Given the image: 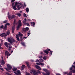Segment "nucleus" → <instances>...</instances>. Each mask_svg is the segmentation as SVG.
<instances>
[{
	"label": "nucleus",
	"instance_id": "f257e3e1",
	"mask_svg": "<svg viewBox=\"0 0 75 75\" xmlns=\"http://www.w3.org/2000/svg\"><path fill=\"white\" fill-rule=\"evenodd\" d=\"M8 41L11 45L14 44V43L16 42V40H15L13 37L8 38Z\"/></svg>",
	"mask_w": 75,
	"mask_h": 75
},
{
	"label": "nucleus",
	"instance_id": "f03ea898",
	"mask_svg": "<svg viewBox=\"0 0 75 75\" xmlns=\"http://www.w3.org/2000/svg\"><path fill=\"white\" fill-rule=\"evenodd\" d=\"M4 44L6 46L7 48H8L9 47V48L8 49V51L9 52H10V50H11V48H12V46H11V45L9 43H7V42H5Z\"/></svg>",
	"mask_w": 75,
	"mask_h": 75
},
{
	"label": "nucleus",
	"instance_id": "7ed1b4c3",
	"mask_svg": "<svg viewBox=\"0 0 75 75\" xmlns=\"http://www.w3.org/2000/svg\"><path fill=\"white\" fill-rule=\"evenodd\" d=\"M19 34H17L16 35V38L17 39V40L18 41H20V39H19V37H20V36L21 37L22 36H23V35L21 33L19 32Z\"/></svg>",
	"mask_w": 75,
	"mask_h": 75
},
{
	"label": "nucleus",
	"instance_id": "20e7f679",
	"mask_svg": "<svg viewBox=\"0 0 75 75\" xmlns=\"http://www.w3.org/2000/svg\"><path fill=\"white\" fill-rule=\"evenodd\" d=\"M43 70L44 71H45V72L46 73V74H45L44 73H43L42 74L43 75H49L50 74V71H49L48 70H47V69H43Z\"/></svg>",
	"mask_w": 75,
	"mask_h": 75
},
{
	"label": "nucleus",
	"instance_id": "39448f33",
	"mask_svg": "<svg viewBox=\"0 0 75 75\" xmlns=\"http://www.w3.org/2000/svg\"><path fill=\"white\" fill-rule=\"evenodd\" d=\"M18 25L17 27V30H19V28H20V27L22 25V23H21V21L19 20L18 22Z\"/></svg>",
	"mask_w": 75,
	"mask_h": 75
},
{
	"label": "nucleus",
	"instance_id": "423d86ee",
	"mask_svg": "<svg viewBox=\"0 0 75 75\" xmlns=\"http://www.w3.org/2000/svg\"><path fill=\"white\" fill-rule=\"evenodd\" d=\"M11 68H12L11 66L9 64H8L7 65V69L6 68V69L7 71H10L8 70H10L11 69Z\"/></svg>",
	"mask_w": 75,
	"mask_h": 75
},
{
	"label": "nucleus",
	"instance_id": "0eeeda50",
	"mask_svg": "<svg viewBox=\"0 0 75 75\" xmlns=\"http://www.w3.org/2000/svg\"><path fill=\"white\" fill-rule=\"evenodd\" d=\"M16 19H14V22L13 23V26L12 28V33H14V30L15 29V27L14 26H15V25H16Z\"/></svg>",
	"mask_w": 75,
	"mask_h": 75
},
{
	"label": "nucleus",
	"instance_id": "6e6552de",
	"mask_svg": "<svg viewBox=\"0 0 75 75\" xmlns=\"http://www.w3.org/2000/svg\"><path fill=\"white\" fill-rule=\"evenodd\" d=\"M18 4H19V2H16L13 8V9H14L15 10H16L17 8H16V6H17V5H18Z\"/></svg>",
	"mask_w": 75,
	"mask_h": 75
},
{
	"label": "nucleus",
	"instance_id": "1a4fd4ad",
	"mask_svg": "<svg viewBox=\"0 0 75 75\" xmlns=\"http://www.w3.org/2000/svg\"><path fill=\"white\" fill-rule=\"evenodd\" d=\"M13 72L16 75H19L21 74V72L19 70H18L16 71H14Z\"/></svg>",
	"mask_w": 75,
	"mask_h": 75
},
{
	"label": "nucleus",
	"instance_id": "9d476101",
	"mask_svg": "<svg viewBox=\"0 0 75 75\" xmlns=\"http://www.w3.org/2000/svg\"><path fill=\"white\" fill-rule=\"evenodd\" d=\"M20 5H19L18 6H17V8H18V10H20V9L21 8V7H22V6H21V5H22V4H21V3H19Z\"/></svg>",
	"mask_w": 75,
	"mask_h": 75
},
{
	"label": "nucleus",
	"instance_id": "9b49d317",
	"mask_svg": "<svg viewBox=\"0 0 75 75\" xmlns=\"http://www.w3.org/2000/svg\"><path fill=\"white\" fill-rule=\"evenodd\" d=\"M68 73V72H64V73L65 74H67V75H72V71H70L69 73Z\"/></svg>",
	"mask_w": 75,
	"mask_h": 75
},
{
	"label": "nucleus",
	"instance_id": "f8f14e48",
	"mask_svg": "<svg viewBox=\"0 0 75 75\" xmlns=\"http://www.w3.org/2000/svg\"><path fill=\"white\" fill-rule=\"evenodd\" d=\"M31 71L33 73L34 75H38V74L37 73L36 71H35L34 70H31Z\"/></svg>",
	"mask_w": 75,
	"mask_h": 75
},
{
	"label": "nucleus",
	"instance_id": "ddd939ff",
	"mask_svg": "<svg viewBox=\"0 0 75 75\" xmlns=\"http://www.w3.org/2000/svg\"><path fill=\"white\" fill-rule=\"evenodd\" d=\"M1 59H2L1 61V65H4V64H5V63L3 60V57H2Z\"/></svg>",
	"mask_w": 75,
	"mask_h": 75
},
{
	"label": "nucleus",
	"instance_id": "4468645a",
	"mask_svg": "<svg viewBox=\"0 0 75 75\" xmlns=\"http://www.w3.org/2000/svg\"><path fill=\"white\" fill-rule=\"evenodd\" d=\"M7 34L5 33H4L1 34L0 35V36H1V37H4L6 38V36H7Z\"/></svg>",
	"mask_w": 75,
	"mask_h": 75
},
{
	"label": "nucleus",
	"instance_id": "2eb2a0df",
	"mask_svg": "<svg viewBox=\"0 0 75 75\" xmlns=\"http://www.w3.org/2000/svg\"><path fill=\"white\" fill-rule=\"evenodd\" d=\"M35 67L37 69H38L39 70H41V68L40 66H37V65H35Z\"/></svg>",
	"mask_w": 75,
	"mask_h": 75
},
{
	"label": "nucleus",
	"instance_id": "dca6fc26",
	"mask_svg": "<svg viewBox=\"0 0 75 75\" xmlns=\"http://www.w3.org/2000/svg\"><path fill=\"white\" fill-rule=\"evenodd\" d=\"M5 55H7V56H9L11 54L9 53V52H8L7 51H6L5 52Z\"/></svg>",
	"mask_w": 75,
	"mask_h": 75
},
{
	"label": "nucleus",
	"instance_id": "f3484780",
	"mask_svg": "<svg viewBox=\"0 0 75 75\" xmlns=\"http://www.w3.org/2000/svg\"><path fill=\"white\" fill-rule=\"evenodd\" d=\"M31 25L33 26V27H35V23L34 22H31Z\"/></svg>",
	"mask_w": 75,
	"mask_h": 75
},
{
	"label": "nucleus",
	"instance_id": "a211bd4d",
	"mask_svg": "<svg viewBox=\"0 0 75 75\" xmlns=\"http://www.w3.org/2000/svg\"><path fill=\"white\" fill-rule=\"evenodd\" d=\"M25 68V65H23L22 66L21 70H24V68Z\"/></svg>",
	"mask_w": 75,
	"mask_h": 75
},
{
	"label": "nucleus",
	"instance_id": "6ab92c4d",
	"mask_svg": "<svg viewBox=\"0 0 75 75\" xmlns=\"http://www.w3.org/2000/svg\"><path fill=\"white\" fill-rule=\"evenodd\" d=\"M21 44L23 45V46H24V47H25V43L24 42H22L21 43Z\"/></svg>",
	"mask_w": 75,
	"mask_h": 75
},
{
	"label": "nucleus",
	"instance_id": "aec40b11",
	"mask_svg": "<svg viewBox=\"0 0 75 75\" xmlns=\"http://www.w3.org/2000/svg\"><path fill=\"white\" fill-rule=\"evenodd\" d=\"M25 10L27 13H28L29 12V8H27L25 9Z\"/></svg>",
	"mask_w": 75,
	"mask_h": 75
},
{
	"label": "nucleus",
	"instance_id": "412c9836",
	"mask_svg": "<svg viewBox=\"0 0 75 75\" xmlns=\"http://www.w3.org/2000/svg\"><path fill=\"white\" fill-rule=\"evenodd\" d=\"M16 18V16L14 15H13L11 16V18Z\"/></svg>",
	"mask_w": 75,
	"mask_h": 75
},
{
	"label": "nucleus",
	"instance_id": "4be33fe9",
	"mask_svg": "<svg viewBox=\"0 0 75 75\" xmlns=\"http://www.w3.org/2000/svg\"><path fill=\"white\" fill-rule=\"evenodd\" d=\"M44 52L47 54H48V53H49V52H48V51L47 50H44Z\"/></svg>",
	"mask_w": 75,
	"mask_h": 75
},
{
	"label": "nucleus",
	"instance_id": "5701e85b",
	"mask_svg": "<svg viewBox=\"0 0 75 75\" xmlns=\"http://www.w3.org/2000/svg\"><path fill=\"white\" fill-rule=\"evenodd\" d=\"M17 68H16L15 67H14L13 69V71H14V72H16V70H17Z\"/></svg>",
	"mask_w": 75,
	"mask_h": 75
},
{
	"label": "nucleus",
	"instance_id": "b1692460",
	"mask_svg": "<svg viewBox=\"0 0 75 75\" xmlns=\"http://www.w3.org/2000/svg\"><path fill=\"white\" fill-rule=\"evenodd\" d=\"M39 60L40 61V62H44V60H43V59L42 58L40 59H39Z\"/></svg>",
	"mask_w": 75,
	"mask_h": 75
},
{
	"label": "nucleus",
	"instance_id": "393cba45",
	"mask_svg": "<svg viewBox=\"0 0 75 75\" xmlns=\"http://www.w3.org/2000/svg\"><path fill=\"white\" fill-rule=\"evenodd\" d=\"M26 64H27V65L28 67L30 68V65H29V64L28 63V62H26Z\"/></svg>",
	"mask_w": 75,
	"mask_h": 75
},
{
	"label": "nucleus",
	"instance_id": "a878e982",
	"mask_svg": "<svg viewBox=\"0 0 75 75\" xmlns=\"http://www.w3.org/2000/svg\"><path fill=\"white\" fill-rule=\"evenodd\" d=\"M37 72L38 74H41V72L39 70H37Z\"/></svg>",
	"mask_w": 75,
	"mask_h": 75
},
{
	"label": "nucleus",
	"instance_id": "bb28decb",
	"mask_svg": "<svg viewBox=\"0 0 75 75\" xmlns=\"http://www.w3.org/2000/svg\"><path fill=\"white\" fill-rule=\"evenodd\" d=\"M28 30H29V28L28 27H26L25 28V31H28Z\"/></svg>",
	"mask_w": 75,
	"mask_h": 75
},
{
	"label": "nucleus",
	"instance_id": "cd10ccee",
	"mask_svg": "<svg viewBox=\"0 0 75 75\" xmlns=\"http://www.w3.org/2000/svg\"><path fill=\"white\" fill-rule=\"evenodd\" d=\"M17 15L19 16V17H20L21 16V13H18Z\"/></svg>",
	"mask_w": 75,
	"mask_h": 75
},
{
	"label": "nucleus",
	"instance_id": "c85d7f7f",
	"mask_svg": "<svg viewBox=\"0 0 75 75\" xmlns=\"http://www.w3.org/2000/svg\"><path fill=\"white\" fill-rule=\"evenodd\" d=\"M27 34L28 35V36H29V35H30L31 34V33H30V31H29V33H28Z\"/></svg>",
	"mask_w": 75,
	"mask_h": 75
},
{
	"label": "nucleus",
	"instance_id": "c756f323",
	"mask_svg": "<svg viewBox=\"0 0 75 75\" xmlns=\"http://www.w3.org/2000/svg\"><path fill=\"white\" fill-rule=\"evenodd\" d=\"M7 25H5L4 28V30H6V29H7Z\"/></svg>",
	"mask_w": 75,
	"mask_h": 75
},
{
	"label": "nucleus",
	"instance_id": "7c9ffc66",
	"mask_svg": "<svg viewBox=\"0 0 75 75\" xmlns=\"http://www.w3.org/2000/svg\"><path fill=\"white\" fill-rule=\"evenodd\" d=\"M8 18H9L10 19V18H11V15H8Z\"/></svg>",
	"mask_w": 75,
	"mask_h": 75
},
{
	"label": "nucleus",
	"instance_id": "2f4dec72",
	"mask_svg": "<svg viewBox=\"0 0 75 75\" xmlns=\"http://www.w3.org/2000/svg\"><path fill=\"white\" fill-rule=\"evenodd\" d=\"M40 65L42 66V67H43V66H44V64H42V63L40 62Z\"/></svg>",
	"mask_w": 75,
	"mask_h": 75
},
{
	"label": "nucleus",
	"instance_id": "473e14b6",
	"mask_svg": "<svg viewBox=\"0 0 75 75\" xmlns=\"http://www.w3.org/2000/svg\"><path fill=\"white\" fill-rule=\"evenodd\" d=\"M43 59H44V60H46L47 59V57L45 56H44L43 58Z\"/></svg>",
	"mask_w": 75,
	"mask_h": 75
},
{
	"label": "nucleus",
	"instance_id": "72a5a7b5",
	"mask_svg": "<svg viewBox=\"0 0 75 75\" xmlns=\"http://www.w3.org/2000/svg\"><path fill=\"white\" fill-rule=\"evenodd\" d=\"M23 16H24L25 17H27V15H26V14L25 13H24L23 14Z\"/></svg>",
	"mask_w": 75,
	"mask_h": 75
},
{
	"label": "nucleus",
	"instance_id": "f704fd0d",
	"mask_svg": "<svg viewBox=\"0 0 75 75\" xmlns=\"http://www.w3.org/2000/svg\"><path fill=\"white\" fill-rule=\"evenodd\" d=\"M22 30L23 31H25V28H23Z\"/></svg>",
	"mask_w": 75,
	"mask_h": 75
},
{
	"label": "nucleus",
	"instance_id": "c9c22d12",
	"mask_svg": "<svg viewBox=\"0 0 75 75\" xmlns=\"http://www.w3.org/2000/svg\"><path fill=\"white\" fill-rule=\"evenodd\" d=\"M14 2H13L12 3V6L13 7H13H14Z\"/></svg>",
	"mask_w": 75,
	"mask_h": 75
},
{
	"label": "nucleus",
	"instance_id": "e433bc0d",
	"mask_svg": "<svg viewBox=\"0 0 75 75\" xmlns=\"http://www.w3.org/2000/svg\"><path fill=\"white\" fill-rule=\"evenodd\" d=\"M10 31H8L7 33V35H10Z\"/></svg>",
	"mask_w": 75,
	"mask_h": 75
},
{
	"label": "nucleus",
	"instance_id": "4c0bfd02",
	"mask_svg": "<svg viewBox=\"0 0 75 75\" xmlns=\"http://www.w3.org/2000/svg\"><path fill=\"white\" fill-rule=\"evenodd\" d=\"M36 63L38 62H40V61H39V60L38 59H37L36 61Z\"/></svg>",
	"mask_w": 75,
	"mask_h": 75
},
{
	"label": "nucleus",
	"instance_id": "58836bf2",
	"mask_svg": "<svg viewBox=\"0 0 75 75\" xmlns=\"http://www.w3.org/2000/svg\"><path fill=\"white\" fill-rule=\"evenodd\" d=\"M5 25H10V23H7Z\"/></svg>",
	"mask_w": 75,
	"mask_h": 75
},
{
	"label": "nucleus",
	"instance_id": "ea45409f",
	"mask_svg": "<svg viewBox=\"0 0 75 75\" xmlns=\"http://www.w3.org/2000/svg\"><path fill=\"white\" fill-rule=\"evenodd\" d=\"M7 20H5V21H4L3 22V23H7Z\"/></svg>",
	"mask_w": 75,
	"mask_h": 75
},
{
	"label": "nucleus",
	"instance_id": "a19ab883",
	"mask_svg": "<svg viewBox=\"0 0 75 75\" xmlns=\"http://www.w3.org/2000/svg\"><path fill=\"white\" fill-rule=\"evenodd\" d=\"M1 44L0 43V50H2V49H3V48H2V47H1Z\"/></svg>",
	"mask_w": 75,
	"mask_h": 75
},
{
	"label": "nucleus",
	"instance_id": "79ce46f5",
	"mask_svg": "<svg viewBox=\"0 0 75 75\" xmlns=\"http://www.w3.org/2000/svg\"><path fill=\"white\" fill-rule=\"evenodd\" d=\"M26 25H27V26L30 27V24H29V23H26Z\"/></svg>",
	"mask_w": 75,
	"mask_h": 75
},
{
	"label": "nucleus",
	"instance_id": "37998d69",
	"mask_svg": "<svg viewBox=\"0 0 75 75\" xmlns=\"http://www.w3.org/2000/svg\"><path fill=\"white\" fill-rule=\"evenodd\" d=\"M0 69H1V70H2V71H4V69H3V68L1 67H0Z\"/></svg>",
	"mask_w": 75,
	"mask_h": 75
},
{
	"label": "nucleus",
	"instance_id": "c03bdc74",
	"mask_svg": "<svg viewBox=\"0 0 75 75\" xmlns=\"http://www.w3.org/2000/svg\"><path fill=\"white\" fill-rule=\"evenodd\" d=\"M27 38V37H25L24 36L23 37V39H24V38H25V39H26V38Z\"/></svg>",
	"mask_w": 75,
	"mask_h": 75
},
{
	"label": "nucleus",
	"instance_id": "a18cd8bd",
	"mask_svg": "<svg viewBox=\"0 0 75 75\" xmlns=\"http://www.w3.org/2000/svg\"><path fill=\"white\" fill-rule=\"evenodd\" d=\"M4 26L3 25H2L1 26L0 28H3Z\"/></svg>",
	"mask_w": 75,
	"mask_h": 75
},
{
	"label": "nucleus",
	"instance_id": "49530a36",
	"mask_svg": "<svg viewBox=\"0 0 75 75\" xmlns=\"http://www.w3.org/2000/svg\"><path fill=\"white\" fill-rule=\"evenodd\" d=\"M36 64L37 65H41V64H40L38 63H36Z\"/></svg>",
	"mask_w": 75,
	"mask_h": 75
},
{
	"label": "nucleus",
	"instance_id": "de8ad7c7",
	"mask_svg": "<svg viewBox=\"0 0 75 75\" xmlns=\"http://www.w3.org/2000/svg\"><path fill=\"white\" fill-rule=\"evenodd\" d=\"M15 1V0H11V2L12 3H13V2Z\"/></svg>",
	"mask_w": 75,
	"mask_h": 75
},
{
	"label": "nucleus",
	"instance_id": "09e8293b",
	"mask_svg": "<svg viewBox=\"0 0 75 75\" xmlns=\"http://www.w3.org/2000/svg\"><path fill=\"white\" fill-rule=\"evenodd\" d=\"M72 70V67H71L70 68V70H71V71Z\"/></svg>",
	"mask_w": 75,
	"mask_h": 75
},
{
	"label": "nucleus",
	"instance_id": "8fccbe9b",
	"mask_svg": "<svg viewBox=\"0 0 75 75\" xmlns=\"http://www.w3.org/2000/svg\"><path fill=\"white\" fill-rule=\"evenodd\" d=\"M56 75H61L60 74H59V73H57L56 74Z\"/></svg>",
	"mask_w": 75,
	"mask_h": 75
},
{
	"label": "nucleus",
	"instance_id": "3c124183",
	"mask_svg": "<svg viewBox=\"0 0 75 75\" xmlns=\"http://www.w3.org/2000/svg\"><path fill=\"white\" fill-rule=\"evenodd\" d=\"M50 54H51L52 55V51H50Z\"/></svg>",
	"mask_w": 75,
	"mask_h": 75
},
{
	"label": "nucleus",
	"instance_id": "603ef678",
	"mask_svg": "<svg viewBox=\"0 0 75 75\" xmlns=\"http://www.w3.org/2000/svg\"><path fill=\"white\" fill-rule=\"evenodd\" d=\"M26 75H30V73H27Z\"/></svg>",
	"mask_w": 75,
	"mask_h": 75
},
{
	"label": "nucleus",
	"instance_id": "864d4df0",
	"mask_svg": "<svg viewBox=\"0 0 75 75\" xmlns=\"http://www.w3.org/2000/svg\"><path fill=\"white\" fill-rule=\"evenodd\" d=\"M26 4H25V3H24V6H25V7L26 6Z\"/></svg>",
	"mask_w": 75,
	"mask_h": 75
},
{
	"label": "nucleus",
	"instance_id": "5fc2aeb1",
	"mask_svg": "<svg viewBox=\"0 0 75 75\" xmlns=\"http://www.w3.org/2000/svg\"><path fill=\"white\" fill-rule=\"evenodd\" d=\"M10 15V13H9V12H8V16Z\"/></svg>",
	"mask_w": 75,
	"mask_h": 75
},
{
	"label": "nucleus",
	"instance_id": "6e6d98bb",
	"mask_svg": "<svg viewBox=\"0 0 75 75\" xmlns=\"http://www.w3.org/2000/svg\"><path fill=\"white\" fill-rule=\"evenodd\" d=\"M42 56H40V57H39L40 58H42Z\"/></svg>",
	"mask_w": 75,
	"mask_h": 75
},
{
	"label": "nucleus",
	"instance_id": "4d7b16f0",
	"mask_svg": "<svg viewBox=\"0 0 75 75\" xmlns=\"http://www.w3.org/2000/svg\"><path fill=\"white\" fill-rule=\"evenodd\" d=\"M23 23L24 24H25V21H23Z\"/></svg>",
	"mask_w": 75,
	"mask_h": 75
},
{
	"label": "nucleus",
	"instance_id": "13d9d810",
	"mask_svg": "<svg viewBox=\"0 0 75 75\" xmlns=\"http://www.w3.org/2000/svg\"><path fill=\"white\" fill-rule=\"evenodd\" d=\"M1 43H2V42H3V40H1Z\"/></svg>",
	"mask_w": 75,
	"mask_h": 75
},
{
	"label": "nucleus",
	"instance_id": "bf43d9fd",
	"mask_svg": "<svg viewBox=\"0 0 75 75\" xmlns=\"http://www.w3.org/2000/svg\"><path fill=\"white\" fill-rule=\"evenodd\" d=\"M25 22H26L27 21V19H25Z\"/></svg>",
	"mask_w": 75,
	"mask_h": 75
},
{
	"label": "nucleus",
	"instance_id": "052dcab7",
	"mask_svg": "<svg viewBox=\"0 0 75 75\" xmlns=\"http://www.w3.org/2000/svg\"><path fill=\"white\" fill-rule=\"evenodd\" d=\"M48 51H50H50H51V50H50V49H48Z\"/></svg>",
	"mask_w": 75,
	"mask_h": 75
},
{
	"label": "nucleus",
	"instance_id": "680f3d73",
	"mask_svg": "<svg viewBox=\"0 0 75 75\" xmlns=\"http://www.w3.org/2000/svg\"><path fill=\"white\" fill-rule=\"evenodd\" d=\"M47 68H50V66H47Z\"/></svg>",
	"mask_w": 75,
	"mask_h": 75
},
{
	"label": "nucleus",
	"instance_id": "e2e57ef3",
	"mask_svg": "<svg viewBox=\"0 0 75 75\" xmlns=\"http://www.w3.org/2000/svg\"><path fill=\"white\" fill-rule=\"evenodd\" d=\"M13 50H12L11 52V54H12V53H13Z\"/></svg>",
	"mask_w": 75,
	"mask_h": 75
},
{
	"label": "nucleus",
	"instance_id": "0e129e2a",
	"mask_svg": "<svg viewBox=\"0 0 75 75\" xmlns=\"http://www.w3.org/2000/svg\"><path fill=\"white\" fill-rule=\"evenodd\" d=\"M43 54V52H41V54Z\"/></svg>",
	"mask_w": 75,
	"mask_h": 75
},
{
	"label": "nucleus",
	"instance_id": "69168bd1",
	"mask_svg": "<svg viewBox=\"0 0 75 75\" xmlns=\"http://www.w3.org/2000/svg\"><path fill=\"white\" fill-rule=\"evenodd\" d=\"M20 13H22V11H20Z\"/></svg>",
	"mask_w": 75,
	"mask_h": 75
},
{
	"label": "nucleus",
	"instance_id": "338daca9",
	"mask_svg": "<svg viewBox=\"0 0 75 75\" xmlns=\"http://www.w3.org/2000/svg\"><path fill=\"white\" fill-rule=\"evenodd\" d=\"M0 67H1V64H0Z\"/></svg>",
	"mask_w": 75,
	"mask_h": 75
},
{
	"label": "nucleus",
	"instance_id": "774afa93",
	"mask_svg": "<svg viewBox=\"0 0 75 75\" xmlns=\"http://www.w3.org/2000/svg\"><path fill=\"white\" fill-rule=\"evenodd\" d=\"M32 62H33V61H34L33 60H32Z\"/></svg>",
	"mask_w": 75,
	"mask_h": 75
}]
</instances>
